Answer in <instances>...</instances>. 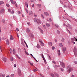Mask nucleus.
Returning a JSON list of instances; mask_svg holds the SVG:
<instances>
[{
	"instance_id": "nucleus-30",
	"label": "nucleus",
	"mask_w": 77,
	"mask_h": 77,
	"mask_svg": "<svg viewBox=\"0 0 77 77\" xmlns=\"http://www.w3.org/2000/svg\"><path fill=\"white\" fill-rule=\"evenodd\" d=\"M46 26L47 27H50V25L48 23H46Z\"/></svg>"
},
{
	"instance_id": "nucleus-23",
	"label": "nucleus",
	"mask_w": 77,
	"mask_h": 77,
	"mask_svg": "<svg viewBox=\"0 0 77 77\" xmlns=\"http://www.w3.org/2000/svg\"><path fill=\"white\" fill-rule=\"evenodd\" d=\"M75 39H76L75 37H74V38H72L71 40H72V41H74L75 40Z\"/></svg>"
},
{
	"instance_id": "nucleus-37",
	"label": "nucleus",
	"mask_w": 77,
	"mask_h": 77,
	"mask_svg": "<svg viewBox=\"0 0 77 77\" xmlns=\"http://www.w3.org/2000/svg\"><path fill=\"white\" fill-rule=\"evenodd\" d=\"M2 23H5V20L3 19H2Z\"/></svg>"
},
{
	"instance_id": "nucleus-12",
	"label": "nucleus",
	"mask_w": 77,
	"mask_h": 77,
	"mask_svg": "<svg viewBox=\"0 0 77 77\" xmlns=\"http://www.w3.org/2000/svg\"><path fill=\"white\" fill-rule=\"evenodd\" d=\"M6 44L7 45H9V40L8 39H7L6 41Z\"/></svg>"
},
{
	"instance_id": "nucleus-33",
	"label": "nucleus",
	"mask_w": 77,
	"mask_h": 77,
	"mask_svg": "<svg viewBox=\"0 0 77 77\" xmlns=\"http://www.w3.org/2000/svg\"><path fill=\"white\" fill-rule=\"evenodd\" d=\"M59 45H60V47H63V45H62V43H60L59 44Z\"/></svg>"
},
{
	"instance_id": "nucleus-24",
	"label": "nucleus",
	"mask_w": 77,
	"mask_h": 77,
	"mask_svg": "<svg viewBox=\"0 0 77 77\" xmlns=\"http://www.w3.org/2000/svg\"><path fill=\"white\" fill-rule=\"evenodd\" d=\"M37 6L39 8H41V5L40 4H38Z\"/></svg>"
},
{
	"instance_id": "nucleus-7",
	"label": "nucleus",
	"mask_w": 77,
	"mask_h": 77,
	"mask_svg": "<svg viewBox=\"0 0 77 77\" xmlns=\"http://www.w3.org/2000/svg\"><path fill=\"white\" fill-rule=\"evenodd\" d=\"M11 2L12 5H15L16 3L15 1H13V0H10Z\"/></svg>"
},
{
	"instance_id": "nucleus-54",
	"label": "nucleus",
	"mask_w": 77,
	"mask_h": 77,
	"mask_svg": "<svg viewBox=\"0 0 77 77\" xmlns=\"http://www.w3.org/2000/svg\"><path fill=\"white\" fill-rule=\"evenodd\" d=\"M57 33H58L59 34V33H60V32H59V31L57 30Z\"/></svg>"
},
{
	"instance_id": "nucleus-26",
	"label": "nucleus",
	"mask_w": 77,
	"mask_h": 77,
	"mask_svg": "<svg viewBox=\"0 0 77 77\" xmlns=\"http://www.w3.org/2000/svg\"><path fill=\"white\" fill-rule=\"evenodd\" d=\"M40 32L41 33H43V32H44L42 29H40Z\"/></svg>"
},
{
	"instance_id": "nucleus-3",
	"label": "nucleus",
	"mask_w": 77,
	"mask_h": 77,
	"mask_svg": "<svg viewBox=\"0 0 77 77\" xmlns=\"http://www.w3.org/2000/svg\"><path fill=\"white\" fill-rule=\"evenodd\" d=\"M18 74L19 75H21V71L20 68H18Z\"/></svg>"
},
{
	"instance_id": "nucleus-31",
	"label": "nucleus",
	"mask_w": 77,
	"mask_h": 77,
	"mask_svg": "<svg viewBox=\"0 0 77 77\" xmlns=\"http://www.w3.org/2000/svg\"><path fill=\"white\" fill-rule=\"evenodd\" d=\"M6 6H7V7H9V6H10V5L9 4H6Z\"/></svg>"
},
{
	"instance_id": "nucleus-43",
	"label": "nucleus",
	"mask_w": 77,
	"mask_h": 77,
	"mask_svg": "<svg viewBox=\"0 0 77 77\" xmlns=\"http://www.w3.org/2000/svg\"><path fill=\"white\" fill-rule=\"evenodd\" d=\"M28 25V26H30L31 25L30 24V22H28L27 23Z\"/></svg>"
},
{
	"instance_id": "nucleus-58",
	"label": "nucleus",
	"mask_w": 77,
	"mask_h": 77,
	"mask_svg": "<svg viewBox=\"0 0 77 77\" xmlns=\"http://www.w3.org/2000/svg\"><path fill=\"white\" fill-rule=\"evenodd\" d=\"M61 70L62 71H63V69L62 68H61Z\"/></svg>"
},
{
	"instance_id": "nucleus-59",
	"label": "nucleus",
	"mask_w": 77,
	"mask_h": 77,
	"mask_svg": "<svg viewBox=\"0 0 77 77\" xmlns=\"http://www.w3.org/2000/svg\"><path fill=\"white\" fill-rule=\"evenodd\" d=\"M43 27L44 28V29H46L45 26V25H43Z\"/></svg>"
},
{
	"instance_id": "nucleus-14",
	"label": "nucleus",
	"mask_w": 77,
	"mask_h": 77,
	"mask_svg": "<svg viewBox=\"0 0 77 77\" xmlns=\"http://www.w3.org/2000/svg\"><path fill=\"white\" fill-rule=\"evenodd\" d=\"M29 14L30 15H33V13L32 12V11H29Z\"/></svg>"
},
{
	"instance_id": "nucleus-34",
	"label": "nucleus",
	"mask_w": 77,
	"mask_h": 77,
	"mask_svg": "<svg viewBox=\"0 0 77 77\" xmlns=\"http://www.w3.org/2000/svg\"><path fill=\"white\" fill-rule=\"evenodd\" d=\"M52 63H53L55 64V65H56V62H55L54 61H52Z\"/></svg>"
},
{
	"instance_id": "nucleus-22",
	"label": "nucleus",
	"mask_w": 77,
	"mask_h": 77,
	"mask_svg": "<svg viewBox=\"0 0 77 77\" xmlns=\"http://www.w3.org/2000/svg\"><path fill=\"white\" fill-rule=\"evenodd\" d=\"M4 2H3V1H0V5H2V4H4Z\"/></svg>"
},
{
	"instance_id": "nucleus-47",
	"label": "nucleus",
	"mask_w": 77,
	"mask_h": 77,
	"mask_svg": "<svg viewBox=\"0 0 77 77\" xmlns=\"http://www.w3.org/2000/svg\"><path fill=\"white\" fill-rule=\"evenodd\" d=\"M55 49V48L54 47V46L52 47V49L53 50H54Z\"/></svg>"
},
{
	"instance_id": "nucleus-55",
	"label": "nucleus",
	"mask_w": 77,
	"mask_h": 77,
	"mask_svg": "<svg viewBox=\"0 0 77 77\" xmlns=\"http://www.w3.org/2000/svg\"><path fill=\"white\" fill-rule=\"evenodd\" d=\"M30 65H31L32 66H33V64L32 63H30Z\"/></svg>"
},
{
	"instance_id": "nucleus-32",
	"label": "nucleus",
	"mask_w": 77,
	"mask_h": 77,
	"mask_svg": "<svg viewBox=\"0 0 77 77\" xmlns=\"http://www.w3.org/2000/svg\"><path fill=\"white\" fill-rule=\"evenodd\" d=\"M25 53L26 54H27V55H29V53H28V52H27L25 51Z\"/></svg>"
},
{
	"instance_id": "nucleus-41",
	"label": "nucleus",
	"mask_w": 77,
	"mask_h": 77,
	"mask_svg": "<svg viewBox=\"0 0 77 77\" xmlns=\"http://www.w3.org/2000/svg\"><path fill=\"white\" fill-rule=\"evenodd\" d=\"M16 56H17V58H18V59H20V57H19V56H18V55H17Z\"/></svg>"
},
{
	"instance_id": "nucleus-44",
	"label": "nucleus",
	"mask_w": 77,
	"mask_h": 77,
	"mask_svg": "<svg viewBox=\"0 0 77 77\" xmlns=\"http://www.w3.org/2000/svg\"><path fill=\"white\" fill-rule=\"evenodd\" d=\"M11 14H13L14 13V11H12L11 12Z\"/></svg>"
},
{
	"instance_id": "nucleus-13",
	"label": "nucleus",
	"mask_w": 77,
	"mask_h": 77,
	"mask_svg": "<svg viewBox=\"0 0 77 77\" xmlns=\"http://www.w3.org/2000/svg\"><path fill=\"white\" fill-rule=\"evenodd\" d=\"M55 75L57 77H59V75L56 72H55L54 73Z\"/></svg>"
},
{
	"instance_id": "nucleus-35",
	"label": "nucleus",
	"mask_w": 77,
	"mask_h": 77,
	"mask_svg": "<svg viewBox=\"0 0 77 77\" xmlns=\"http://www.w3.org/2000/svg\"><path fill=\"white\" fill-rule=\"evenodd\" d=\"M48 57L49 59V60L51 59V57H50V55H48Z\"/></svg>"
},
{
	"instance_id": "nucleus-40",
	"label": "nucleus",
	"mask_w": 77,
	"mask_h": 77,
	"mask_svg": "<svg viewBox=\"0 0 77 77\" xmlns=\"http://www.w3.org/2000/svg\"><path fill=\"white\" fill-rule=\"evenodd\" d=\"M16 30H17V32H19V29H18V28H16Z\"/></svg>"
},
{
	"instance_id": "nucleus-5",
	"label": "nucleus",
	"mask_w": 77,
	"mask_h": 77,
	"mask_svg": "<svg viewBox=\"0 0 77 77\" xmlns=\"http://www.w3.org/2000/svg\"><path fill=\"white\" fill-rule=\"evenodd\" d=\"M73 69H72V68H69L68 71H67V72H68L69 73V72H70L72 71Z\"/></svg>"
},
{
	"instance_id": "nucleus-49",
	"label": "nucleus",
	"mask_w": 77,
	"mask_h": 77,
	"mask_svg": "<svg viewBox=\"0 0 77 77\" xmlns=\"http://www.w3.org/2000/svg\"><path fill=\"white\" fill-rule=\"evenodd\" d=\"M49 21H50V22H51L52 20H51V18L49 19Z\"/></svg>"
},
{
	"instance_id": "nucleus-2",
	"label": "nucleus",
	"mask_w": 77,
	"mask_h": 77,
	"mask_svg": "<svg viewBox=\"0 0 77 77\" xmlns=\"http://www.w3.org/2000/svg\"><path fill=\"white\" fill-rule=\"evenodd\" d=\"M74 52L75 54V55L76 57L77 56V47L76 46H75L74 49Z\"/></svg>"
},
{
	"instance_id": "nucleus-15",
	"label": "nucleus",
	"mask_w": 77,
	"mask_h": 77,
	"mask_svg": "<svg viewBox=\"0 0 77 77\" xmlns=\"http://www.w3.org/2000/svg\"><path fill=\"white\" fill-rule=\"evenodd\" d=\"M26 32L28 33L30 32V29H29V28H27L26 29Z\"/></svg>"
},
{
	"instance_id": "nucleus-36",
	"label": "nucleus",
	"mask_w": 77,
	"mask_h": 77,
	"mask_svg": "<svg viewBox=\"0 0 77 77\" xmlns=\"http://www.w3.org/2000/svg\"><path fill=\"white\" fill-rule=\"evenodd\" d=\"M51 75L52 77H54V75L53 73H51Z\"/></svg>"
},
{
	"instance_id": "nucleus-48",
	"label": "nucleus",
	"mask_w": 77,
	"mask_h": 77,
	"mask_svg": "<svg viewBox=\"0 0 77 77\" xmlns=\"http://www.w3.org/2000/svg\"><path fill=\"white\" fill-rule=\"evenodd\" d=\"M17 13L19 14H21V12H20V11H18V12H17Z\"/></svg>"
},
{
	"instance_id": "nucleus-11",
	"label": "nucleus",
	"mask_w": 77,
	"mask_h": 77,
	"mask_svg": "<svg viewBox=\"0 0 77 77\" xmlns=\"http://www.w3.org/2000/svg\"><path fill=\"white\" fill-rule=\"evenodd\" d=\"M25 8H28V4H27V2H26L25 3Z\"/></svg>"
},
{
	"instance_id": "nucleus-9",
	"label": "nucleus",
	"mask_w": 77,
	"mask_h": 77,
	"mask_svg": "<svg viewBox=\"0 0 77 77\" xmlns=\"http://www.w3.org/2000/svg\"><path fill=\"white\" fill-rule=\"evenodd\" d=\"M2 59L3 60V61H4V62H6V60H7V59H6V58L5 57H2Z\"/></svg>"
},
{
	"instance_id": "nucleus-51",
	"label": "nucleus",
	"mask_w": 77,
	"mask_h": 77,
	"mask_svg": "<svg viewBox=\"0 0 77 77\" xmlns=\"http://www.w3.org/2000/svg\"><path fill=\"white\" fill-rule=\"evenodd\" d=\"M43 59H44V58H45L44 57V55L43 54H42V56Z\"/></svg>"
},
{
	"instance_id": "nucleus-61",
	"label": "nucleus",
	"mask_w": 77,
	"mask_h": 77,
	"mask_svg": "<svg viewBox=\"0 0 77 77\" xmlns=\"http://www.w3.org/2000/svg\"><path fill=\"white\" fill-rule=\"evenodd\" d=\"M32 57L33 58V59H34V60H36L35 58V57H33V56H32Z\"/></svg>"
},
{
	"instance_id": "nucleus-45",
	"label": "nucleus",
	"mask_w": 77,
	"mask_h": 77,
	"mask_svg": "<svg viewBox=\"0 0 77 77\" xmlns=\"http://www.w3.org/2000/svg\"><path fill=\"white\" fill-rule=\"evenodd\" d=\"M26 8H25V9H26V11L27 13H28V11L27 10V9H26Z\"/></svg>"
},
{
	"instance_id": "nucleus-62",
	"label": "nucleus",
	"mask_w": 77,
	"mask_h": 77,
	"mask_svg": "<svg viewBox=\"0 0 77 77\" xmlns=\"http://www.w3.org/2000/svg\"><path fill=\"white\" fill-rule=\"evenodd\" d=\"M75 77V76L74 75H72L71 77Z\"/></svg>"
},
{
	"instance_id": "nucleus-53",
	"label": "nucleus",
	"mask_w": 77,
	"mask_h": 77,
	"mask_svg": "<svg viewBox=\"0 0 77 77\" xmlns=\"http://www.w3.org/2000/svg\"><path fill=\"white\" fill-rule=\"evenodd\" d=\"M41 16H42V18H44V15H43L42 14Z\"/></svg>"
},
{
	"instance_id": "nucleus-20",
	"label": "nucleus",
	"mask_w": 77,
	"mask_h": 77,
	"mask_svg": "<svg viewBox=\"0 0 77 77\" xmlns=\"http://www.w3.org/2000/svg\"><path fill=\"white\" fill-rule=\"evenodd\" d=\"M48 45H51V46H52V45H53V44H52V43L51 42H48Z\"/></svg>"
},
{
	"instance_id": "nucleus-8",
	"label": "nucleus",
	"mask_w": 77,
	"mask_h": 77,
	"mask_svg": "<svg viewBox=\"0 0 77 77\" xmlns=\"http://www.w3.org/2000/svg\"><path fill=\"white\" fill-rule=\"evenodd\" d=\"M65 51H66V48L65 47H63V53H65Z\"/></svg>"
},
{
	"instance_id": "nucleus-6",
	"label": "nucleus",
	"mask_w": 77,
	"mask_h": 77,
	"mask_svg": "<svg viewBox=\"0 0 77 77\" xmlns=\"http://www.w3.org/2000/svg\"><path fill=\"white\" fill-rule=\"evenodd\" d=\"M39 42H40V45H41V46H44V43L42 42V41H41V40H39Z\"/></svg>"
},
{
	"instance_id": "nucleus-10",
	"label": "nucleus",
	"mask_w": 77,
	"mask_h": 77,
	"mask_svg": "<svg viewBox=\"0 0 77 77\" xmlns=\"http://www.w3.org/2000/svg\"><path fill=\"white\" fill-rule=\"evenodd\" d=\"M4 12H5V10L4 9H2L0 11L1 14H3Z\"/></svg>"
},
{
	"instance_id": "nucleus-18",
	"label": "nucleus",
	"mask_w": 77,
	"mask_h": 77,
	"mask_svg": "<svg viewBox=\"0 0 77 77\" xmlns=\"http://www.w3.org/2000/svg\"><path fill=\"white\" fill-rule=\"evenodd\" d=\"M67 26L68 27H69V29H71V28H72V27H71V25H70L69 24H68Z\"/></svg>"
},
{
	"instance_id": "nucleus-17",
	"label": "nucleus",
	"mask_w": 77,
	"mask_h": 77,
	"mask_svg": "<svg viewBox=\"0 0 77 77\" xmlns=\"http://www.w3.org/2000/svg\"><path fill=\"white\" fill-rule=\"evenodd\" d=\"M44 14L46 15V16H48V15H49V14L47 12H45Z\"/></svg>"
},
{
	"instance_id": "nucleus-46",
	"label": "nucleus",
	"mask_w": 77,
	"mask_h": 77,
	"mask_svg": "<svg viewBox=\"0 0 77 77\" xmlns=\"http://www.w3.org/2000/svg\"><path fill=\"white\" fill-rule=\"evenodd\" d=\"M33 71L34 72H36V71H37V70H36V69H33Z\"/></svg>"
},
{
	"instance_id": "nucleus-16",
	"label": "nucleus",
	"mask_w": 77,
	"mask_h": 77,
	"mask_svg": "<svg viewBox=\"0 0 77 77\" xmlns=\"http://www.w3.org/2000/svg\"><path fill=\"white\" fill-rule=\"evenodd\" d=\"M10 39L11 40H13V39H14V37H13V36H12V35H10Z\"/></svg>"
},
{
	"instance_id": "nucleus-25",
	"label": "nucleus",
	"mask_w": 77,
	"mask_h": 77,
	"mask_svg": "<svg viewBox=\"0 0 77 77\" xmlns=\"http://www.w3.org/2000/svg\"><path fill=\"white\" fill-rule=\"evenodd\" d=\"M13 54H15V53H16V51H15V49L13 50Z\"/></svg>"
},
{
	"instance_id": "nucleus-57",
	"label": "nucleus",
	"mask_w": 77,
	"mask_h": 77,
	"mask_svg": "<svg viewBox=\"0 0 77 77\" xmlns=\"http://www.w3.org/2000/svg\"><path fill=\"white\" fill-rule=\"evenodd\" d=\"M8 11L9 12H11V9L9 8L8 10Z\"/></svg>"
},
{
	"instance_id": "nucleus-50",
	"label": "nucleus",
	"mask_w": 77,
	"mask_h": 77,
	"mask_svg": "<svg viewBox=\"0 0 77 77\" xmlns=\"http://www.w3.org/2000/svg\"><path fill=\"white\" fill-rule=\"evenodd\" d=\"M61 41H62V42H64V38H63L61 40Z\"/></svg>"
},
{
	"instance_id": "nucleus-39",
	"label": "nucleus",
	"mask_w": 77,
	"mask_h": 77,
	"mask_svg": "<svg viewBox=\"0 0 77 77\" xmlns=\"http://www.w3.org/2000/svg\"><path fill=\"white\" fill-rule=\"evenodd\" d=\"M67 30H68V32H69V34H70V35H72V34L71 33V32H70V31H69L68 29H67Z\"/></svg>"
},
{
	"instance_id": "nucleus-60",
	"label": "nucleus",
	"mask_w": 77,
	"mask_h": 77,
	"mask_svg": "<svg viewBox=\"0 0 77 77\" xmlns=\"http://www.w3.org/2000/svg\"><path fill=\"white\" fill-rule=\"evenodd\" d=\"M16 66H17V65L16 64L14 65V68H16Z\"/></svg>"
},
{
	"instance_id": "nucleus-64",
	"label": "nucleus",
	"mask_w": 77,
	"mask_h": 77,
	"mask_svg": "<svg viewBox=\"0 0 77 77\" xmlns=\"http://www.w3.org/2000/svg\"><path fill=\"white\" fill-rule=\"evenodd\" d=\"M38 11H39L40 12L41 11V9H39Z\"/></svg>"
},
{
	"instance_id": "nucleus-21",
	"label": "nucleus",
	"mask_w": 77,
	"mask_h": 77,
	"mask_svg": "<svg viewBox=\"0 0 77 77\" xmlns=\"http://www.w3.org/2000/svg\"><path fill=\"white\" fill-rule=\"evenodd\" d=\"M57 52L59 56H60V50L57 51Z\"/></svg>"
},
{
	"instance_id": "nucleus-4",
	"label": "nucleus",
	"mask_w": 77,
	"mask_h": 77,
	"mask_svg": "<svg viewBox=\"0 0 77 77\" xmlns=\"http://www.w3.org/2000/svg\"><path fill=\"white\" fill-rule=\"evenodd\" d=\"M60 64L61 66H62V67L65 68V64H64V63H63V62H61L60 63Z\"/></svg>"
},
{
	"instance_id": "nucleus-38",
	"label": "nucleus",
	"mask_w": 77,
	"mask_h": 77,
	"mask_svg": "<svg viewBox=\"0 0 77 77\" xmlns=\"http://www.w3.org/2000/svg\"><path fill=\"white\" fill-rule=\"evenodd\" d=\"M71 42H72V43L73 44H75V42H74V41H73V40H72L71 41Z\"/></svg>"
},
{
	"instance_id": "nucleus-52",
	"label": "nucleus",
	"mask_w": 77,
	"mask_h": 77,
	"mask_svg": "<svg viewBox=\"0 0 77 77\" xmlns=\"http://www.w3.org/2000/svg\"><path fill=\"white\" fill-rule=\"evenodd\" d=\"M15 5L16 6V7H17V8H18V5H17V4H15Z\"/></svg>"
},
{
	"instance_id": "nucleus-1",
	"label": "nucleus",
	"mask_w": 77,
	"mask_h": 77,
	"mask_svg": "<svg viewBox=\"0 0 77 77\" xmlns=\"http://www.w3.org/2000/svg\"><path fill=\"white\" fill-rule=\"evenodd\" d=\"M34 21L35 22H36L38 25H40V24H41V21L39 19H38L37 20H36L35 18H34Z\"/></svg>"
},
{
	"instance_id": "nucleus-19",
	"label": "nucleus",
	"mask_w": 77,
	"mask_h": 77,
	"mask_svg": "<svg viewBox=\"0 0 77 77\" xmlns=\"http://www.w3.org/2000/svg\"><path fill=\"white\" fill-rule=\"evenodd\" d=\"M36 47L38 48H41V46L39 44L37 45Z\"/></svg>"
},
{
	"instance_id": "nucleus-28",
	"label": "nucleus",
	"mask_w": 77,
	"mask_h": 77,
	"mask_svg": "<svg viewBox=\"0 0 77 77\" xmlns=\"http://www.w3.org/2000/svg\"><path fill=\"white\" fill-rule=\"evenodd\" d=\"M10 60L11 61H12L14 60V58L13 57L10 58Z\"/></svg>"
},
{
	"instance_id": "nucleus-29",
	"label": "nucleus",
	"mask_w": 77,
	"mask_h": 77,
	"mask_svg": "<svg viewBox=\"0 0 77 77\" xmlns=\"http://www.w3.org/2000/svg\"><path fill=\"white\" fill-rule=\"evenodd\" d=\"M43 60H44V62L45 63H47V62H46V60H45V58H43Z\"/></svg>"
},
{
	"instance_id": "nucleus-56",
	"label": "nucleus",
	"mask_w": 77,
	"mask_h": 77,
	"mask_svg": "<svg viewBox=\"0 0 77 77\" xmlns=\"http://www.w3.org/2000/svg\"><path fill=\"white\" fill-rule=\"evenodd\" d=\"M74 63H75V64H77V61H74Z\"/></svg>"
},
{
	"instance_id": "nucleus-27",
	"label": "nucleus",
	"mask_w": 77,
	"mask_h": 77,
	"mask_svg": "<svg viewBox=\"0 0 77 77\" xmlns=\"http://www.w3.org/2000/svg\"><path fill=\"white\" fill-rule=\"evenodd\" d=\"M10 52L11 53V54H12V52H13L12 49L11 48L10 50Z\"/></svg>"
},
{
	"instance_id": "nucleus-63",
	"label": "nucleus",
	"mask_w": 77,
	"mask_h": 77,
	"mask_svg": "<svg viewBox=\"0 0 77 77\" xmlns=\"http://www.w3.org/2000/svg\"><path fill=\"white\" fill-rule=\"evenodd\" d=\"M34 5H34V4H33V5H32V7H34Z\"/></svg>"
},
{
	"instance_id": "nucleus-42",
	"label": "nucleus",
	"mask_w": 77,
	"mask_h": 77,
	"mask_svg": "<svg viewBox=\"0 0 77 77\" xmlns=\"http://www.w3.org/2000/svg\"><path fill=\"white\" fill-rule=\"evenodd\" d=\"M55 26L57 27H59V25H57V24H55Z\"/></svg>"
}]
</instances>
